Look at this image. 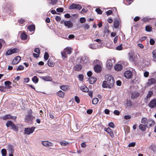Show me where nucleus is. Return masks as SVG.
Here are the masks:
<instances>
[{
    "label": "nucleus",
    "mask_w": 156,
    "mask_h": 156,
    "mask_svg": "<svg viewBox=\"0 0 156 156\" xmlns=\"http://www.w3.org/2000/svg\"><path fill=\"white\" fill-rule=\"evenodd\" d=\"M115 80L114 78L112 76H109L107 78L106 77L105 80L103 83V87L112 88L114 84Z\"/></svg>",
    "instance_id": "obj_1"
},
{
    "label": "nucleus",
    "mask_w": 156,
    "mask_h": 156,
    "mask_svg": "<svg viewBox=\"0 0 156 156\" xmlns=\"http://www.w3.org/2000/svg\"><path fill=\"white\" fill-rule=\"evenodd\" d=\"M138 56H139L138 54L135 53L134 52L129 53V60L131 62H135L137 61L138 59Z\"/></svg>",
    "instance_id": "obj_2"
},
{
    "label": "nucleus",
    "mask_w": 156,
    "mask_h": 156,
    "mask_svg": "<svg viewBox=\"0 0 156 156\" xmlns=\"http://www.w3.org/2000/svg\"><path fill=\"white\" fill-rule=\"evenodd\" d=\"M6 126L7 127H10L11 129L16 132L18 130V127L11 121H8L6 123Z\"/></svg>",
    "instance_id": "obj_3"
},
{
    "label": "nucleus",
    "mask_w": 156,
    "mask_h": 156,
    "mask_svg": "<svg viewBox=\"0 0 156 156\" xmlns=\"http://www.w3.org/2000/svg\"><path fill=\"white\" fill-rule=\"evenodd\" d=\"M82 8V7L80 5L74 3L72 4L69 7V9H75L80 10Z\"/></svg>",
    "instance_id": "obj_4"
},
{
    "label": "nucleus",
    "mask_w": 156,
    "mask_h": 156,
    "mask_svg": "<svg viewBox=\"0 0 156 156\" xmlns=\"http://www.w3.org/2000/svg\"><path fill=\"white\" fill-rule=\"evenodd\" d=\"M115 62L114 59H111L108 60L106 62L107 67L108 69H110L112 67V64Z\"/></svg>",
    "instance_id": "obj_5"
},
{
    "label": "nucleus",
    "mask_w": 156,
    "mask_h": 156,
    "mask_svg": "<svg viewBox=\"0 0 156 156\" xmlns=\"http://www.w3.org/2000/svg\"><path fill=\"white\" fill-rule=\"evenodd\" d=\"M35 128L34 127H33L31 128H25L24 129V133L26 134L29 135L34 131Z\"/></svg>",
    "instance_id": "obj_6"
},
{
    "label": "nucleus",
    "mask_w": 156,
    "mask_h": 156,
    "mask_svg": "<svg viewBox=\"0 0 156 156\" xmlns=\"http://www.w3.org/2000/svg\"><path fill=\"white\" fill-rule=\"evenodd\" d=\"M155 122L154 120L148 119L146 122V126L147 128L151 127L155 125Z\"/></svg>",
    "instance_id": "obj_7"
},
{
    "label": "nucleus",
    "mask_w": 156,
    "mask_h": 156,
    "mask_svg": "<svg viewBox=\"0 0 156 156\" xmlns=\"http://www.w3.org/2000/svg\"><path fill=\"white\" fill-rule=\"evenodd\" d=\"M148 105L151 108H155L156 107V99H153L151 100L150 102Z\"/></svg>",
    "instance_id": "obj_8"
},
{
    "label": "nucleus",
    "mask_w": 156,
    "mask_h": 156,
    "mask_svg": "<svg viewBox=\"0 0 156 156\" xmlns=\"http://www.w3.org/2000/svg\"><path fill=\"white\" fill-rule=\"evenodd\" d=\"M132 72L128 70L126 71L124 73L125 77L127 79L131 78L132 76Z\"/></svg>",
    "instance_id": "obj_9"
},
{
    "label": "nucleus",
    "mask_w": 156,
    "mask_h": 156,
    "mask_svg": "<svg viewBox=\"0 0 156 156\" xmlns=\"http://www.w3.org/2000/svg\"><path fill=\"white\" fill-rule=\"evenodd\" d=\"M34 118V116L31 114H29L26 115L25 121L26 122L32 121Z\"/></svg>",
    "instance_id": "obj_10"
},
{
    "label": "nucleus",
    "mask_w": 156,
    "mask_h": 156,
    "mask_svg": "<svg viewBox=\"0 0 156 156\" xmlns=\"http://www.w3.org/2000/svg\"><path fill=\"white\" fill-rule=\"evenodd\" d=\"M80 62L83 64L89 62V59L88 58L85 56L82 57L81 58Z\"/></svg>",
    "instance_id": "obj_11"
},
{
    "label": "nucleus",
    "mask_w": 156,
    "mask_h": 156,
    "mask_svg": "<svg viewBox=\"0 0 156 156\" xmlns=\"http://www.w3.org/2000/svg\"><path fill=\"white\" fill-rule=\"evenodd\" d=\"M21 59V57L20 56L15 57L12 61V64L13 65L16 64L20 62Z\"/></svg>",
    "instance_id": "obj_12"
},
{
    "label": "nucleus",
    "mask_w": 156,
    "mask_h": 156,
    "mask_svg": "<svg viewBox=\"0 0 156 156\" xmlns=\"http://www.w3.org/2000/svg\"><path fill=\"white\" fill-rule=\"evenodd\" d=\"M41 143L45 147H51L53 145V144L52 143L47 141H42Z\"/></svg>",
    "instance_id": "obj_13"
},
{
    "label": "nucleus",
    "mask_w": 156,
    "mask_h": 156,
    "mask_svg": "<svg viewBox=\"0 0 156 156\" xmlns=\"http://www.w3.org/2000/svg\"><path fill=\"white\" fill-rule=\"evenodd\" d=\"M156 83V79H155L152 78L148 79V81L147 83V84L148 86L150 85Z\"/></svg>",
    "instance_id": "obj_14"
},
{
    "label": "nucleus",
    "mask_w": 156,
    "mask_h": 156,
    "mask_svg": "<svg viewBox=\"0 0 156 156\" xmlns=\"http://www.w3.org/2000/svg\"><path fill=\"white\" fill-rule=\"evenodd\" d=\"M16 118V117L12 116L9 114L6 115L2 117V119L3 120H6L8 119H15Z\"/></svg>",
    "instance_id": "obj_15"
},
{
    "label": "nucleus",
    "mask_w": 156,
    "mask_h": 156,
    "mask_svg": "<svg viewBox=\"0 0 156 156\" xmlns=\"http://www.w3.org/2000/svg\"><path fill=\"white\" fill-rule=\"evenodd\" d=\"M94 71L97 73L100 72L101 69V68L100 66L99 65H95L94 68Z\"/></svg>",
    "instance_id": "obj_16"
},
{
    "label": "nucleus",
    "mask_w": 156,
    "mask_h": 156,
    "mask_svg": "<svg viewBox=\"0 0 156 156\" xmlns=\"http://www.w3.org/2000/svg\"><path fill=\"white\" fill-rule=\"evenodd\" d=\"M122 66L120 64H116L114 68L117 71H120L122 69Z\"/></svg>",
    "instance_id": "obj_17"
},
{
    "label": "nucleus",
    "mask_w": 156,
    "mask_h": 156,
    "mask_svg": "<svg viewBox=\"0 0 156 156\" xmlns=\"http://www.w3.org/2000/svg\"><path fill=\"white\" fill-rule=\"evenodd\" d=\"M8 150L9 153H13L14 152V148L13 146L10 145H8Z\"/></svg>",
    "instance_id": "obj_18"
},
{
    "label": "nucleus",
    "mask_w": 156,
    "mask_h": 156,
    "mask_svg": "<svg viewBox=\"0 0 156 156\" xmlns=\"http://www.w3.org/2000/svg\"><path fill=\"white\" fill-rule=\"evenodd\" d=\"M64 25L65 26H67L69 28L72 27L73 24L70 21H66L64 22Z\"/></svg>",
    "instance_id": "obj_19"
},
{
    "label": "nucleus",
    "mask_w": 156,
    "mask_h": 156,
    "mask_svg": "<svg viewBox=\"0 0 156 156\" xmlns=\"http://www.w3.org/2000/svg\"><path fill=\"white\" fill-rule=\"evenodd\" d=\"M114 27L115 28H119L120 25V22L118 20H115L114 22Z\"/></svg>",
    "instance_id": "obj_20"
},
{
    "label": "nucleus",
    "mask_w": 156,
    "mask_h": 156,
    "mask_svg": "<svg viewBox=\"0 0 156 156\" xmlns=\"http://www.w3.org/2000/svg\"><path fill=\"white\" fill-rule=\"evenodd\" d=\"M72 49L71 47H67L64 50L66 53L70 55L72 52Z\"/></svg>",
    "instance_id": "obj_21"
},
{
    "label": "nucleus",
    "mask_w": 156,
    "mask_h": 156,
    "mask_svg": "<svg viewBox=\"0 0 156 156\" xmlns=\"http://www.w3.org/2000/svg\"><path fill=\"white\" fill-rule=\"evenodd\" d=\"M139 93L136 92H133L131 95V98L132 99L136 98H137L139 95Z\"/></svg>",
    "instance_id": "obj_22"
},
{
    "label": "nucleus",
    "mask_w": 156,
    "mask_h": 156,
    "mask_svg": "<svg viewBox=\"0 0 156 156\" xmlns=\"http://www.w3.org/2000/svg\"><path fill=\"white\" fill-rule=\"evenodd\" d=\"M89 80L90 83L93 84L96 82L97 80V79L96 78L94 77H91L89 78Z\"/></svg>",
    "instance_id": "obj_23"
},
{
    "label": "nucleus",
    "mask_w": 156,
    "mask_h": 156,
    "mask_svg": "<svg viewBox=\"0 0 156 156\" xmlns=\"http://www.w3.org/2000/svg\"><path fill=\"white\" fill-rule=\"evenodd\" d=\"M80 89L83 92H87L89 91L88 88L85 85L81 86Z\"/></svg>",
    "instance_id": "obj_24"
},
{
    "label": "nucleus",
    "mask_w": 156,
    "mask_h": 156,
    "mask_svg": "<svg viewBox=\"0 0 156 156\" xmlns=\"http://www.w3.org/2000/svg\"><path fill=\"white\" fill-rule=\"evenodd\" d=\"M5 84L6 87V88L9 89L11 88V83L9 81H6L5 82Z\"/></svg>",
    "instance_id": "obj_25"
},
{
    "label": "nucleus",
    "mask_w": 156,
    "mask_h": 156,
    "mask_svg": "<svg viewBox=\"0 0 156 156\" xmlns=\"http://www.w3.org/2000/svg\"><path fill=\"white\" fill-rule=\"evenodd\" d=\"M106 131L109 134L111 137H112L114 136L113 131L110 128H108Z\"/></svg>",
    "instance_id": "obj_26"
},
{
    "label": "nucleus",
    "mask_w": 156,
    "mask_h": 156,
    "mask_svg": "<svg viewBox=\"0 0 156 156\" xmlns=\"http://www.w3.org/2000/svg\"><path fill=\"white\" fill-rule=\"evenodd\" d=\"M21 38L22 40H25L27 38V35L25 33H22L21 35Z\"/></svg>",
    "instance_id": "obj_27"
},
{
    "label": "nucleus",
    "mask_w": 156,
    "mask_h": 156,
    "mask_svg": "<svg viewBox=\"0 0 156 156\" xmlns=\"http://www.w3.org/2000/svg\"><path fill=\"white\" fill-rule=\"evenodd\" d=\"M56 94L57 96L61 98H63L64 96V93L61 90L58 91L57 93Z\"/></svg>",
    "instance_id": "obj_28"
},
{
    "label": "nucleus",
    "mask_w": 156,
    "mask_h": 156,
    "mask_svg": "<svg viewBox=\"0 0 156 156\" xmlns=\"http://www.w3.org/2000/svg\"><path fill=\"white\" fill-rule=\"evenodd\" d=\"M82 66L80 64H77L75 65L74 69L77 71H80L82 69Z\"/></svg>",
    "instance_id": "obj_29"
},
{
    "label": "nucleus",
    "mask_w": 156,
    "mask_h": 156,
    "mask_svg": "<svg viewBox=\"0 0 156 156\" xmlns=\"http://www.w3.org/2000/svg\"><path fill=\"white\" fill-rule=\"evenodd\" d=\"M28 28L30 31H33L35 30V26L34 25H31L29 26Z\"/></svg>",
    "instance_id": "obj_30"
},
{
    "label": "nucleus",
    "mask_w": 156,
    "mask_h": 156,
    "mask_svg": "<svg viewBox=\"0 0 156 156\" xmlns=\"http://www.w3.org/2000/svg\"><path fill=\"white\" fill-rule=\"evenodd\" d=\"M153 60L156 62V49L154 50L152 52Z\"/></svg>",
    "instance_id": "obj_31"
},
{
    "label": "nucleus",
    "mask_w": 156,
    "mask_h": 156,
    "mask_svg": "<svg viewBox=\"0 0 156 156\" xmlns=\"http://www.w3.org/2000/svg\"><path fill=\"white\" fill-rule=\"evenodd\" d=\"M60 88L62 90L64 91H66L68 88V87L67 85H62L60 86Z\"/></svg>",
    "instance_id": "obj_32"
},
{
    "label": "nucleus",
    "mask_w": 156,
    "mask_h": 156,
    "mask_svg": "<svg viewBox=\"0 0 156 156\" xmlns=\"http://www.w3.org/2000/svg\"><path fill=\"white\" fill-rule=\"evenodd\" d=\"M48 66L50 67H52L54 66L55 63L51 61L50 59L48 60Z\"/></svg>",
    "instance_id": "obj_33"
},
{
    "label": "nucleus",
    "mask_w": 156,
    "mask_h": 156,
    "mask_svg": "<svg viewBox=\"0 0 156 156\" xmlns=\"http://www.w3.org/2000/svg\"><path fill=\"white\" fill-rule=\"evenodd\" d=\"M89 47L90 48L92 49H96L97 48V47L96 46L95 44H91L89 45Z\"/></svg>",
    "instance_id": "obj_34"
},
{
    "label": "nucleus",
    "mask_w": 156,
    "mask_h": 156,
    "mask_svg": "<svg viewBox=\"0 0 156 156\" xmlns=\"http://www.w3.org/2000/svg\"><path fill=\"white\" fill-rule=\"evenodd\" d=\"M139 128L142 131H144L146 130L145 125L143 124H140L139 126Z\"/></svg>",
    "instance_id": "obj_35"
},
{
    "label": "nucleus",
    "mask_w": 156,
    "mask_h": 156,
    "mask_svg": "<svg viewBox=\"0 0 156 156\" xmlns=\"http://www.w3.org/2000/svg\"><path fill=\"white\" fill-rule=\"evenodd\" d=\"M43 79L44 80L51 81L52 79L50 76L43 77Z\"/></svg>",
    "instance_id": "obj_36"
},
{
    "label": "nucleus",
    "mask_w": 156,
    "mask_h": 156,
    "mask_svg": "<svg viewBox=\"0 0 156 156\" xmlns=\"http://www.w3.org/2000/svg\"><path fill=\"white\" fill-rule=\"evenodd\" d=\"M32 80L34 83H37L38 81V79L36 76H34L32 78Z\"/></svg>",
    "instance_id": "obj_37"
},
{
    "label": "nucleus",
    "mask_w": 156,
    "mask_h": 156,
    "mask_svg": "<svg viewBox=\"0 0 156 156\" xmlns=\"http://www.w3.org/2000/svg\"><path fill=\"white\" fill-rule=\"evenodd\" d=\"M60 144L63 146H66L68 144V142L66 141H61Z\"/></svg>",
    "instance_id": "obj_38"
},
{
    "label": "nucleus",
    "mask_w": 156,
    "mask_h": 156,
    "mask_svg": "<svg viewBox=\"0 0 156 156\" xmlns=\"http://www.w3.org/2000/svg\"><path fill=\"white\" fill-rule=\"evenodd\" d=\"M66 54H67L66 53V52L65 51H64L62 52L61 55L63 59H65L66 58Z\"/></svg>",
    "instance_id": "obj_39"
},
{
    "label": "nucleus",
    "mask_w": 156,
    "mask_h": 156,
    "mask_svg": "<svg viewBox=\"0 0 156 156\" xmlns=\"http://www.w3.org/2000/svg\"><path fill=\"white\" fill-rule=\"evenodd\" d=\"M98 98H94L92 100V103L94 105L98 103Z\"/></svg>",
    "instance_id": "obj_40"
},
{
    "label": "nucleus",
    "mask_w": 156,
    "mask_h": 156,
    "mask_svg": "<svg viewBox=\"0 0 156 156\" xmlns=\"http://www.w3.org/2000/svg\"><path fill=\"white\" fill-rule=\"evenodd\" d=\"M147 120L146 118L143 117L141 119V122L142 123L145 124V125L146 124V122Z\"/></svg>",
    "instance_id": "obj_41"
},
{
    "label": "nucleus",
    "mask_w": 156,
    "mask_h": 156,
    "mask_svg": "<svg viewBox=\"0 0 156 156\" xmlns=\"http://www.w3.org/2000/svg\"><path fill=\"white\" fill-rule=\"evenodd\" d=\"M84 29L86 30H88L90 28V26L88 24H84L82 25Z\"/></svg>",
    "instance_id": "obj_42"
},
{
    "label": "nucleus",
    "mask_w": 156,
    "mask_h": 156,
    "mask_svg": "<svg viewBox=\"0 0 156 156\" xmlns=\"http://www.w3.org/2000/svg\"><path fill=\"white\" fill-rule=\"evenodd\" d=\"M6 87L4 86H0V90L2 92H5L6 91Z\"/></svg>",
    "instance_id": "obj_43"
},
{
    "label": "nucleus",
    "mask_w": 156,
    "mask_h": 156,
    "mask_svg": "<svg viewBox=\"0 0 156 156\" xmlns=\"http://www.w3.org/2000/svg\"><path fill=\"white\" fill-rule=\"evenodd\" d=\"M2 155L3 156H5L6 154V151L5 149H3L1 150Z\"/></svg>",
    "instance_id": "obj_44"
},
{
    "label": "nucleus",
    "mask_w": 156,
    "mask_h": 156,
    "mask_svg": "<svg viewBox=\"0 0 156 156\" xmlns=\"http://www.w3.org/2000/svg\"><path fill=\"white\" fill-rule=\"evenodd\" d=\"M153 94V93L151 91H149L148 92L147 95V98H150L151 97V96Z\"/></svg>",
    "instance_id": "obj_45"
},
{
    "label": "nucleus",
    "mask_w": 156,
    "mask_h": 156,
    "mask_svg": "<svg viewBox=\"0 0 156 156\" xmlns=\"http://www.w3.org/2000/svg\"><path fill=\"white\" fill-rule=\"evenodd\" d=\"M24 67L22 65H20L19 66L18 68H17V71L22 70L23 69Z\"/></svg>",
    "instance_id": "obj_46"
},
{
    "label": "nucleus",
    "mask_w": 156,
    "mask_h": 156,
    "mask_svg": "<svg viewBox=\"0 0 156 156\" xmlns=\"http://www.w3.org/2000/svg\"><path fill=\"white\" fill-rule=\"evenodd\" d=\"M49 57V55L48 53L47 52H45L44 53V58L45 60H47Z\"/></svg>",
    "instance_id": "obj_47"
},
{
    "label": "nucleus",
    "mask_w": 156,
    "mask_h": 156,
    "mask_svg": "<svg viewBox=\"0 0 156 156\" xmlns=\"http://www.w3.org/2000/svg\"><path fill=\"white\" fill-rule=\"evenodd\" d=\"M12 54H13V53H12L11 49H10L8 50V51L6 52L5 55H10Z\"/></svg>",
    "instance_id": "obj_48"
},
{
    "label": "nucleus",
    "mask_w": 156,
    "mask_h": 156,
    "mask_svg": "<svg viewBox=\"0 0 156 156\" xmlns=\"http://www.w3.org/2000/svg\"><path fill=\"white\" fill-rule=\"evenodd\" d=\"M146 30L147 31H150L152 30L151 28L149 26H147L145 27Z\"/></svg>",
    "instance_id": "obj_49"
},
{
    "label": "nucleus",
    "mask_w": 156,
    "mask_h": 156,
    "mask_svg": "<svg viewBox=\"0 0 156 156\" xmlns=\"http://www.w3.org/2000/svg\"><path fill=\"white\" fill-rule=\"evenodd\" d=\"M93 63H96L97 65H100L101 63V62L98 60H96L94 61Z\"/></svg>",
    "instance_id": "obj_50"
},
{
    "label": "nucleus",
    "mask_w": 156,
    "mask_h": 156,
    "mask_svg": "<svg viewBox=\"0 0 156 156\" xmlns=\"http://www.w3.org/2000/svg\"><path fill=\"white\" fill-rule=\"evenodd\" d=\"M80 22L81 23H83L86 21V19L84 17H81L80 19Z\"/></svg>",
    "instance_id": "obj_51"
},
{
    "label": "nucleus",
    "mask_w": 156,
    "mask_h": 156,
    "mask_svg": "<svg viewBox=\"0 0 156 156\" xmlns=\"http://www.w3.org/2000/svg\"><path fill=\"white\" fill-rule=\"evenodd\" d=\"M64 9L62 8H60L57 9L56 11L57 12H62L63 11Z\"/></svg>",
    "instance_id": "obj_52"
},
{
    "label": "nucleus",
    "mask_w": 156,
    "mask_h": 156,
    "mask_svg": "<svg viewBox=\"0 0 156 156\" xmlns=\"http://www.w3.org/2000/svg\"><path fill=\"white\" fill-rule=\"evenodd\" d=\"M51 2H49L50 4L54 5L57 2V0H50Z\"/></svg>",
    "instance_id": "obj_53"
},
{
    "label": "nucleus",
    "mask_w": 156,
    "mask_h": 156,
    "mask_svg": "<svg viewBox=\"0 0 156 156\" xmlns=\"http://www.w3.org/2000/svg\"><path fill=\"white\" fill-rule=\"evenodd\" d=\"M96 11L98 14H102V11L99 9L97 8L95 10Z\"/></svg>",
    "instance_id": "obj_54"
},
{
    "label": "nucleus",
    "mask_w": 156,
    "mask_h": 156,
    "mask_svg": "<svg viewBox=\"0 0 156 156\" xmlns=\"http://www.w3.org/2000/svg\"><path fill=\"white\" fill-rule=\"evenodd\" d=\"M75 101L77 103H79L80 102V99L77 96H75Z\"/></svg>",
    "instance_id": "obj_55"
},
{
    "label": "nucleus",
    "mask_w": 156,
    "mask_h": 156,
    "mask_svg": "<svg viewBox=\"0 0 156 156\" xmlns=\"http://www.w3.org/2000/svg\"><path fill=\"white\" fill-rule=\"evenodd\" d=\"M18 22L22 25L25 22V20L21 19L18 20Z\"/></svg>",
    "instance_id": "obj_56"
},
{
    "label": "nucleus",
    "mask_w": 156,
    "mask_h": 156,
    "mask_svg": "<svg viewBox=\"0 0 156 156\" xmlns=\"http://www.w3.org/2000/svg\"><path fill=\"white\" fill-rule=\"evenodd\" d=\"M135 144L136 143L135 142H131L128 145V146L129 147H133L135 146Z\"/></svg>",
    "instance_id": "obj_57"
},
{
    "label": "nucleus",
    "mask_w": 156,
    "mask_h": 156,
    "mask_svg": "<svg viewBox=\"0 0 156 156\" xmlns=\"http://www.w3.org/2000/svg\"><path fill=\"white\" fill-rule=\"evenodd\" d=\"M83 77L84 76L83 75L80 74L79 75V78L80 81H82L83 80Z\"/></svg>",
    "instance_id": "obj_58"
},
{
    "label": "nucleus",
    "mask_w": 156,
    "mask_h": 156,
    "mask_svg": "<svg viewBox=\"0 0 156 156\" xmlns=\"http://www.w3.org/2000/svg\"><path fill=\"white\" fill-rule=\"evenodd\" d=\"M5 41L2 40L0 39V50L1 49L2 47V44L4 43Z\"/></svg>",
    "instance_id": "obj_59"
},
{
    "label": "nucleus",
    "mask_w": 156,
    "mask_h": 156,
    "mask_svg": "<svg viewBox=\"0 0 156 156\" xmlns=\"http://www.w3.org/2000/svg\"><path fill=\"white\" fill-rule=\"evenodd\" d=\"M122 45L120 44L118 47H116V50H122Z\"/></svg>",
    "instance_id": "obj_60"
},
{
    "label": "nucleus",
    "mask_w": 156,
    "mask_h": 156,
    "mask_svg": "<svg viewBox=\"0 0 156 156\" xmlns=\"http://www.w3.org/2000/svg\"><path fill=\"white\" fill-rule=\"evenodd\" d=\"M11 50L12 51V53H13L17 52L18 51V50L16 48H13L12 49H11Z\"/></svg>",
    "instance_id": "obj_61"
},
{
    "label": "nucleus",
    "mask_w": 156,
    "mask_h": 156,
    "mask_svg": "<svg viewBox=\"0 0 156 156\" xmlns=\"http://www.w3.org/2000/svg\"><path fill=\"white\" fill-rule=\"evenodd\" d=\"M112 13V11L111 10H109L106 12V14L107 16H109Z\"/></svg>",
    "instance_id": "obj_62"
},
{
    "label": "nucleus",
    "mask_w": 156,
    "mask_h": 156,
    "mask_svg": "<svg viewBox=\"0 0 156 156\" xmlns=\"http://www.w3.org/2000/svg\"><path fill=\"white\" fill-rule=\"evenodd\" d=\"M149 75V73L148 72L146 71L144 73V76L145 77H147Z\"/></svg>",
    "instance_id": "obj_63"
},
{
    "label": "nucleus",
    "mask_w": 156,
    "mask_h": 156,
    "mask_svg": "<svg viewBox=\"0 0 156 156\" xmlns=\"http://www.w3.org/2000/svg\"><path fill=\"white\" fill-rule=\"evenodd\" d=\"M124 118L125 119H129L131 118V116L130 115H125Z\"/></svg>",
    "instance_id": "obj_64"
}]
</instances>
